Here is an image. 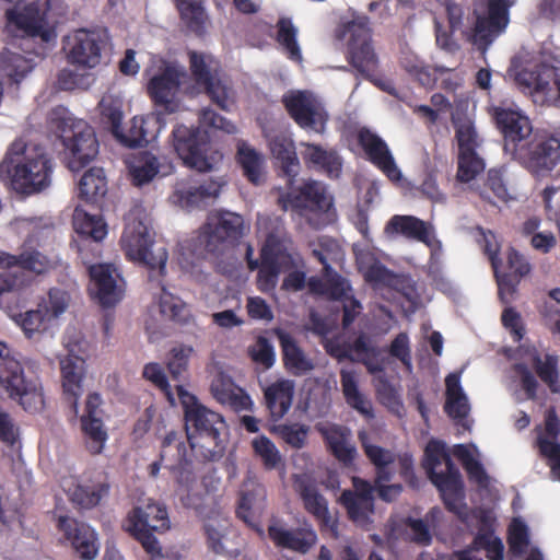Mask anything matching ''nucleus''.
<instances>
[{
	"mask_svg": "<svg viewBox=\"0 0 560 560\" xmlns=\"http://www.w3.org/2000/svg\"><path fill=\"white\" fill-rule=\"evenodd\" d=\"M268 536L277 547L302 555L307 553L317 542L316 532L310 525L287 528L273 523L268 526Z\"/></svg>",
	"mask_w": 560,
	"mask_h": 560,
	"instance_id": "c756f323",
	"label": "nucleus"
},
{
	"mask_svg": "<svg viewBox=\"0 0 560 560\" xmlns=\"http://www.w3.org/2000/svg\"><path fill=\"white\" fill-rule=\"evenodd\" d=\"M34 68L32 59L4 50L0 54V75L19 84Z\"/></svg>",
	"mask_w": 560,
	"mask_h": 560,
	"instance_id": "a18cd8bd",
	"label": "nucleus"
},
{
	"mask_svg": "<svg viewBox=\"0 0 560 560\" xmlns=\"http://www.w3.org/2000/svg\"><path fill=\"white\" fill-rule=\"evenodd\" d=\"M39 303L45 304V308L52 320L66 312L70 303V295L62 289L51 288L48 291V298L43 299Z\"/></svg>",
	"mask_w": 560,
	"mask_h": 560,
	"instance_id": "774afa93",
	"label": "nucleus"
},
{
	"mask_svg": "<svg viewBox=\"0 0 560 560\" xmlns=\"http://www.w3.org/2000/svg\"><path fill=\"white\" fill-rule=\"evenodd\" d=\"M52 162L40 147H28L18 139L0 163V179L9 182L18 194L30 196L50 185Z\"/></svg>",
	"mask_w": 560,
	"mask_h": 560,
	"instance_id": "f257e3e1",
	"label": "nucleus"
},
{
	"mask_svg": "<svg viewBox=\"0 0 560 560\" xmlns=\"http://www.w3.org/2000/svg\"><path fill=\"white\" fill-rule=\"evenodd\" d=\"M211 393L218 402L230 407L235 412L250 411L253 400L250 396L232 381H217L211 385Z\"/></svg>",
	"mask_w": 560,
	"mask_h": 560,
	"instance_id": "a19ab883",
	"label": "nucleus"
},
{
	"mask_svg": "<svg viewBox=\"0 0 560 560\" xmlns=\"http://www.w3.org/2000/svg\"><path fill=\"white\" fill-rule=\"evenodd\" d=\"M49 18L50 0H36L10 20L14 21L16 27L23 31L26 37L31 39L39 38L43 43H50L55 40L57 34L55 26L49 22Z\"/></svg>",
	"mask_w": 560,
	"mask_h": 560,
	"instance_id": "412c9836",
	"label": "nucleus"
},
{
	"mask_svg": "<svg viewBox=\"0 0 560 560\" xmlns=\"http://www.w3.org/2000/svg\"><path fill=\"white\" fill-rule=\"evenodd\" d=\"M50 127L70 152L68 166L79 172L98 153V141L94 129L84 120H75L63 106L52 108L48 116Z\"/></svg>",
	"mask_w": 560,
	"mask_h": 560,
	"instance_id": "20e7f679",
	"label": "nucleus"
},
{
	"mask_svg": "<svg viewBox=\"0 0 560 560\" xmlns=\"http://www.w3.org/2000/svg\"><path fill=\"white\" fill-rule=\"evenodd\" d=\"M485 167L486 163L477 150L467 149L464 152H458L456 178L460 183H470L483 172Z\"/></svg>",
	"mask_w": 560,
	"mask_h": 560,
	"instance_id": "4d7b16f0",
	"label": "nucleus"
},
{
	"mask_svg": "<svg viewBox=\"0 0 560 560\" xmlns=\"http://www.w3.org/2000/svg\"><path fill=\"white\" fill-rule=\"evenodd\" d=\"M346 33L349 35L347 60L351 67L380 90L396 96L397 92L393 82L375 75L378 59L372 46L368 18L348 23Z\"/></svg>",
	"mask_w": 560,
	"mask_h": 560,
	"instance_id": "39448f33",
	"label": "nucleus"
},
{
	"mask_svg": "<svg viewBox=\"0 0 560 560\" xmlns=\"http://www.w3.org/2000/svg\"><path fill=\"white\" fill-rule=\"evenodd\" d=\"M172 143L183 164L198 172H210L222 159L218 151L210 152V136L200 127L175 126Z\"/></svg>",
	"mask_w": 560,
	"mask_h": 560,
	"instance_id": "1a4fd4ad",
	"label": "nucleus"
},
{
	"mask_svg": "<svg viewBox=\"0 0 560 560\" xmlns=\"http://www.w3.org/2000/svg\"><path fill=\"white\" fill-rule=\"evenodd\" d=\"M62 489L69 502L80 511H90L108 498L110 482L106 476L95 478L65 480Z\"/></svg>",
	"mask_w": 560,
	"mask_h": 560,
	"instance_id": "aec40b11",
	"label": "nucleus"
},
{
	"mask_svg": "<svg viewBox=\"0 0 560 560\" xmlns=\"http://www.w3.org/2000/svg\"><path fill=\"white\" fill-rule=\"evenodd\" d=\"M0 386L10 399L27 412H38L45 406L38 376L27 374L22 363L13 357L0 361Z\"/></svg>",
	"mask_w": 560,
	"mask_h": 560,
	"instance_id": "0eeeda50",
	"label": "nucleus"
},
{
	"mask_svg": "<svg viewBox=\"0 0 560 560\" xmlns=\"http://www.w3.org/2000/svg\"><path fill=\"white\" fill-rule=\"evenodd\" d=\"M294 388L290 381H278L265 389V400L271 418L277 421L290 409Z\"/></svg>",
	"mask_w": 560,
	"mask_h": 560,
	"instance_id": "79ce46f5",
	"label": "nucleus"
},
{
	"mask_svg": "<svg viewBox=\"0 0 560 560\" xmlns=\"http://www.w3.org/2000/svg\"><path fill=\"white\" fill-rule=\"evenodd\" d=\"M358 144L364 151L368 160L389 180L399 182L401 179V172L387 143L378 135L363 127L358 131Z\"/></svg>",
	"mask_w": 560,
	"mask_h": 560,
	"instance_id": "a878e982",
	"label": "nucleus"
},
{
	"mask_svg": "<svg viewBox=\"0 0 560 560\" xmlns=\"http://www.w3.org/2000/svg\"><path fill=\"white\" fill-rule=\"evenodd\" d=\"M270 432L277 434L291 447L300 450L306 443L308 427L301 423H281L273 425Z\"/></svg>",
	"mask_w": 560,
	"mask_h": 560,
	"instance_id": "052dcab7",
	"label": "nucleus"
},
{
	"mask_svg": "<svg viewBox=\"0 0 560 560\" xmlns=\"http://www.w3.org/2000/svg\"><path fill=\"white\" fill-rule=\"evenodd\" d=\"M236 160L247 180L258 185L261 182L262 155L255 148L243 141L237 145Z\"/></svg>",
	"mask_w": 560,
	"mask_h": 560,
	"instance_id": "09e8293b",
	"label": "nucleus"
},
{
	"mask_svg": "<svg viewBox=\"0 0 560 560\" xmlns=\"http://www.w3.org/2000/svg\"><path fill=\"white\" fill-rule=\"evenodd\" d=\"M57 527L83 560H93L98 552L97 536L88 524L70 516H59Z\"/></svg>",
	"mask_w": 560,
	"mask_h": 560,
	"instance_id": "cd10ccee",
	"label": "nucleus"
},
{
	"mask_svg": "<svg viewBox=\"0 0 560 560\" xmlns=\"http://www.w3.org/2000/svg\"><path fill=\"white\" fill-rule=\"evenodd\" d=\"M469 548L472 551L485 550L489 560H503L504 545L497 536L487 538L483 534H476Z\"/></svg>",
	"mask_w": 560,
	"mask_h": 560,
	"instance_id": "0e129e2a",
	"label": "nucleus"
},
{
	"mask_svg": "<svg viewBox=\"0 0 560 560\" xmlns=\"http://www.w3.org/2000/svg\"><path fill=\"white\" fill-rule=\"evenodd\" d=\"M101 119L104 125H108L113 136H120L122 121L121 102L113 96H103L100 104Z\"/></svg>",
	"mask_w": 560,
	"mask_h": 560,
	"instance_id": "13d9d810",
	"label": "nucleus"
},
{
	"mask_svg": "<svg viewBox=\"0 0 560 560\" xmlns=\"http://www.w3.org/2000/svg\"><path fill=\"white\" fill-rule=\"evenodd\" d=\"M359 271L363 275L364 280L373 287L390 285L396 278L392 270L373 257L361 259Z\"/></svg>",
	"mask_w": 560,
	"mask_h": 560,
	"instance_id": "864d4df0",
	"label": "nucleus"
},
{
	"mask_svg": "<svg viewBox=\"0 0 560 560\" xmlns=\"http://www.w3.org/2000/svg\"><path fill=\"white\" fill-rule=\"evenodd\" d=\"M276 40L287 57L295 62H302L303 57L298 43V28L290 18H280L276 24Z\"/></svg>",
	"mask_w": 560,
	"mask_h": 560,
	"instance_id": "8fccbe9b",
	"label": "nucleus"
},
{
	"mask_svg": "<svg viewBox=\"0 0 560 560\" xmlns=\"http://www.w3.org/2000/svg\"><path fill=\"white\" fill-rule=\"evenodd\" d=\"M327 353L337 361H350L363 364L372 375L382 373L385 370V361L382 358V349L373 343L372 339L364 332L352 341L334 342L326 346Z\"/></svg>",
	"mask_w": 560,
	"mask_h": 560,
	"instance_id": "2eb2a0df",
	"label": "nucleus"
},
{
	"mask_svg": "<svg viewBox=\"0 0 560 560\" xmlns=\"http://www.w3.org/2000/svg\"><path fill=\"white\" fill-rule=\"evenodd\" d=\"M91 295L103 307L110 308L124 298V285L118 282L119 275L113 265L95 264L89 267Z\"/></svg>",
	"mask_w": 560,
	"mask_h": 560,
	"instance_id": "5701e85b",
	"label": "nucleus"
},
{
	"mask_svg": "<svg viewBox=\"0 0 560 560\" xmlns=\"http://www.w3.org/2000/svg\"><path fill=\"white\" fill-rule=\"evenodd\" d=\"M294 488L303 501L304 509L318 522L320 529H327L334 537H337L338 521L330 515L328 502L319 493L316 485L307 477L296 476L294 478Z\"/></svg>",
	"mask_w": 560,
	"mask_h": 560,
	"instance_id": "393cba45",
	"label": "nucleus"
},
{
	"mask_svg": "<svg viewBox=\"0 0 560 560\" xmlns=\"http://www.w3.org/2000/svg\"><path fill=\"white\" fill-rule=\"evenodd\" d=\"M192 456L200 457L198 448H191L190 442L179 432H168L162 443L160 457L167 469L177 468L178 465L185 464Z\"/></svg>",
	"mask_w": 560,
	"mask_h": 560,
	"instance_id": "e433bc0d",
	"label": "nucleus"
},
{
	"mask_svg": "<svg viewBox=\"0 0 560 560\" xmlns=\"http://www.w3.org/2000/svg\"><path fill=\"white\" fill-rule=\"evenodd\" d=\"M474 190L478 196L489 203H494V199L506 201L509 198V190L503 177V173L498 168H490L487 172L486 178L481 184H477Z\"/></svg>",
	"mask_w": 560,
	"mask_h": 560,
	"instance_id": "de8ad7c7",
	"label": "nucleus"
},
{
	"mask_svg": "<svg viewBox=\"0 0 560 560\" xmlns=\"http://www.w3.org/2000/svg\"><path fill=\"white\" fill-rule=\"evenodd\" d=\"M120 245L128 260L149 269L150 281H153L154 272L160 278L165 276L168 253L165 246L154 241L153 234L142 221L133 220L126 224Z\"/></svg>",
	"mask_w": 560,
	"mask_h": 560,
	"instance_id": "423d86ee",
	"label": "nucleus"
},
{
	"mask_svg": "<svg viewBox=\"0 0 560 560\" xmlns=\"http://www.w3.org/2000/svg\"><path fill=\"white\" fill-rule=\"evenodd\" d=\"M340 383L346 402L366 419H373L372 402L359 390L355 373L342 369L340 371Z\"/></svg>",
	"mask_w": 560,
	"mask_h": 560,
	"instance_id": "37998d69",
	"label": "nucleus"
},
{
	"mask_svg": "<svg viewBox=\"0 0 560 560\" xmlns=\"http://www.w3.org/2000/svg\"><path fill=\"white\" fill-rule=\"evenodd\" d=\"M386 232L396 233L406 238L416 240L425 244L430 243V230L428 224L413 215L396 214L386 224Z\"/></svg>",
	"mask_w": 560,
	"mask_h": 560,
	"instance_id": "c03bdc74",
	"label": "nucleus"
},
{
	"mask_svg": "<svg viewBox=\"0 0 560 560\" xmlns=\"http://www.w3.org/2000/svg\"><path fill=\"white\" fill-rule=\"evenodd\" d=\"M508 544L510 551L515 555L520 556L525 552L528 544V529L524 522L515 518L509 526L508 532Z\"/></svg>",
	"mask_w": 560,
	"mask_h": 560,
	"instance_id": "69168bd1",
	"label": "nucleus"
},
{
	"mask_svg": "<svg viewBox=\"0 0 560 560\" xmlns=\"http://www.w3.org/2000/svg\"><path fill=\"white\" fill-rule=\"evenodd\" d=\"M51 322L44 303H38L35 310L26 311L16 317V323L23 329L27 338L37 332H43Z\"/></svg>",
	"mask_w": 560,
	"mask_h": 560,
	"instance_id": "5fc2aeb1",
	"label": "nucleus"
},
{
	"mask_svg": "<svg viewBox=\"0 0 560 560\" xmlns=\"http://www.w3.org/2000/svg\"><path fill=\"white\" fill-rule=\"evenodd\" d=\"M533 366L538 377L549 387L551 393H560L557 355L546 354L544 359H541L539 355H535L533 358Z\"/></svg>",
	"mask_w": 560,
	"mask_h": 560,
	"instance_id": "6e6d98bb",
	"label": "nucleus"
},
{
	"mask_svg": "<svg viewBox=\"0 0 560 560\" xmlns=\"http://www.w3.org/2000/svg\"><path fill=\"white\" fill-rule=\"evenodd\" d=\"M515 160L535 175L549 173L560 162V139L549 133H535Z\"/></svg>",
	"mask_w": 560,
	"mask_h": 560,
	"instance_id": "dca6fc26",
	"label": "nucleus"
},
{
	"mask_svg": "<svg viewBox=\"0 0 560 560\" xmlns=\"http://www.w3.org/2000/svg\"><path fill=\"white\" fill-rule=\"evenodd\" d=\"M248 354L255 363L262 365L265 369H270L275 364L273 346L264 336H259L255 345L249 347Z\"/></svg>",
	"mask_w": 560,
	"mask_h": 560,
	"instance_id": "338daca9",
	"label": "nucleus"
},
{
	"mask_svg": "<svg viewBox=\"0 0 560 560\" xmlns=\"http://www.w3.org/2000/svg\"><path fill=\"white\" fill-rule=\"evenodd\" d=\"M253 451L258 456L265 469L272 470L282 463V457L275 443L266 435H260L252 441Z\"/></svg>",
	"mask_w": 560,
	"mask_h": 560,
	"instance_id": "bf43d9fd",
	"label": "nucleus"
},
{
	"mask_svg": "<svg viewBox=\"0 0 560 560\" xmlns=\"http://www.w3.org/2000/svg\"><path fill=\"white\" fill-rule=\"evenodd\" d=\"M184 72L173 65H166L164 69L154 74L148 83V94L153 103L162 107L164 113H175L178 104L174 97L180 86Z\"/></svg>",
	"mask_w": 560,
	"mask_h": 560,
	"instance_id": "bb28decb",
	"label": "nucleus"
},
{
	"mask_svg": "<svg viewBox=\"0 0 560 560\" xmlns=\"http://www.w3.org/2000/svg\"><path fill=\"white\" fill-rule=\"evenodd\" d=\"M107 42L105 31L80 28L67 37L63 50L70 65L89 70L101 63Z\"/></svg>",
	"mask_w": 560,
	"mask_h": 560,
	"instance_id": "ddd939ff",
	"label": "nucleus"
},
{
	"mask_svg": "<svg viewBox=\"0 0 560 560\" xmlns=\"http://www.w3.org/2000/svg\"><path fill=\"white\" fill-rule=\"evenodd\" d=\"M79 198L86 202H96L107 192V180L103 168L88 170L79 182Z\"/></svg>",
	"mask_w": 560,
	"mask_h": 560,
	"instance_id": "49530a36",
	"label": "nucleus"
},
{
	"mask_svg": "<svg viewBox=\"0 0 560 560\" xmlns=\"http://www.w3.org/2000/svg\"><path fill=\"white\" fill-rule=\"evenodd\" d=\"M0 267H16L25 273L43 275L52 268V262L37 249L23 250L19 255L0 250Z\"/></svg>",
	"mask_w": 560,
	"mask_h": 560,
	"instance_id": "58836bf2",
	"label": "nucleus"
},
{
	"mask_svg": "<svg viewBox=\"0 0 560 560\" xmlns=\"http://www.w3.org/2000/svg\"><path fill=\"white\" fill-rule=\"evenodd\" d=\"M316 431L323 438L327 451L340 463L350 465L355 458L357 448L351 443V431L336 423H317Z\"/></svg>",
	"mask_w": 560,
	"mask_h": 560,
	"instance_id": "2f4dec72",
	"label": "nucleus"
},
{
	"mask_svg": "<svg viewBox=\"0 0 560 560\" xmlns=\"http://www.w3.org/2000/svg\"><path fill=\"white\" fill-rule=\"evenodd\" d=\"M301 156L308 168L323 171L329 177H338L342 163L339 155L332 150H326L319 144L301 142Z\"/></svg>",
	"mask_w": 560,
	"mask_h": 560,
	"instance_id": "4c0bfd02",
	"label": "nucleus"
},
{
	"mask_svg": "<svg viewBox=\"0 0 560 560\" xmlns=\"http://www.w3.org/2000/svg\"><path fill=\"white\" fill-rule=\"evenodd\" d=\"M486 5L483 14H477L471 40L485 52L505 32L510 22L508 0H480Z\"/></svg>",
	"mask_w": 560,
	"mask_h": 560,
	"instance_id": "f3484780",
	"label": "nucleus"
},
{
	"mask_svg": "<svg viewBox=\"0 0 560 560\" xmlns=\"http://www.w3.org/2000/svg\"><path fill=\"white\" fill-rule=\"evenodd\" d=\"M493 118L503 135L505 152L515 159L533 136L529 119L520 112L502 107L493 109Z\"/></svg>",
	"mask_w": 560,
	"mask_h": 560,
	"instance_id": "6ab92c4d",
	"label": "nucleus"
},
{
	"mask_svg": "<svg viewBox=\"0 0 560 560\" xmlns=\"http://www.w3.org/2000/svg\"><path fill=\"white\" fill-rule=\"evenodd\" d=\"M129 528H149L156 533L170 529V518L164 504L154 501L133 508L128 514Z\"/></svg>",
	"mask_w": 560,
	"mask_h": 560,
	"instance_id": "c9c22d12",
	"label": "nucleus"
},
{
	"mask_svg": "<svg viewBox=\"0 0 560 560\" xmlns=\"http://www.w3.org/2000/svg\"><path fill=\"white\" fill-rule=\"evenodd\" d=\"M340 502L346 508L349 518L354 522H364L374 510V502L368 503L354 498L351 490H345L341 493Z\"/></svg>",
	"mask_w": 560,
	"mask_h": 560,
	"instance_id": "e2e57ef3",
	"label": "nucleus"
},
{
	"mask_svg": "<svg viewBox=\"0 0 560 560\" xmlns=\"http://www.w3.org/2000/svg\"><path fill=\"white\" fill-rule=\"evenodd\" d=\"M506 265V271L500 272L499 267L494 271L499 298L503 303H510L514 299L522 278L530 271L529 262L514 248L508 252Z\"/></svg>",
	"mask_w": 560,
	"mask_h": 560,
	"instance_id": "473e14b6",
	"label": "nucleus"
},
{
	"mask_svg": "<svg viewBox=\"0 0 560 560\" xmlns=\"http://www.w3.org/2000/svg\"><path fill=\"white\" fill-rule=\"evenodd\" d=\"M102 404L103 399L98 393H90L80 418L86 448L94 455L102 453L108 438L104 425L105 412Z\"/></svg>",
	"mask_w": 560,
	"mask_h": 560,
	"instance_id": "b1692460",
	"label": "nucleus"
},
{
	"mask_svg": "<svg viewBox=\"0 0 560 560\" xmlns=\"http://www.w3.org/2000/svg\"><path fill=\"white\" fill-rule=\"evenodd\" d=\"M244 234L242 215L220 211L208 217L196 237V250L203 254L220 253L226 245H234Z\"/></svg>",
	"mask_w": 560,
	"mask_h": 560,
	"instance_id": "9d476101",
	"label": "nucleus"
},
{
	"mask_svg": "<svg viewBox=\"0 0 560 560\" xmlns=\"http://www.w3.org/2000/svg\"><path fill=\"white\" fill-rule=\"evenodd\" d=\"M159 284L162 289V294L160 296L161 313L173 322L187 324L191 318L188 305L180 298L167 292L160 280Z\"/></svg>",
	"mask_w": 560,
	"mask_h": 560,
	"instance_id": "603ef678",
	"label": "nucleus"
},
{
	"mask_svg": "<svg viewBox=\"0 0 560 560\" xmlns=\"http://www.w3.org/2000/svg\"><path fill=\"white\" fill-rule=\"evenodd\" d=\"M266 138L271 155L280 163L281 171L288 178V183L292 184L301 168L292 137L279 131L268 133Z\"/></svg>",
	"mask_w": 560,
	"mask_h": 560,
	"instance_id": "72a5a7b5",
	"label": "nucleus"
},
{
	"mask_svg": "<svg viewBox=\"0 0 560 560\" xmlns=\"http://www.w3.org/2000/svg\"><path fill=\"white\" fill-rule=\"evenodd\" d=\"M515 80L530 94L542 95L545 101L560 100V68L547 63L536 65L533 69H522Z\"/></svg>",
	"mask_w": 560,
	"mask_h": 560,
	"instance_id": "4be33fe9",
	"label": "nucleus"
},
{
	"mask_svg": "<svg viewBox=\"0 0 560 560\" xmlns=\"http://www.w3.org/2000/svg\"><path fill=\"white\" fill-rule=\"evenodd\" d=\"M423 467L430 481L438 488L446 510L462 517L466 509L464 482L443 442L432 440L428 443Z\"/></svg>",
	"mask_w": 560,
	"mask_h": 560,
	"instance_id": "7ed1b4c3",
	"label": "nucleus"
},
{
	"mask_svg": "<svg viewBox=\"0 0 560 560\" xmlns=\"http://www.w3.org/2000/svg\"><path fill=\"white\" fill-rule=\"evenodd\" d=\"M282 104L300 128L319 135L325 132L329 114L324 104L311 92L296 91L283 95Z\"/></svg>",
	"mask_w": 560,
	"mask_h": 560,
	"instance_id": "4468645a",
	"label": "nucleus"
},
{
	"mask_svg": "<svg viewBox=\"0 0 560 560\" xmlns=\"http://www.w3.org/2000/svg\"><path fill=\"white\" fill-rule=\"evenodd\" d=\"M273 334L279 341L283 368L290 375L303 376L314 370L313 359L290 332L276 328Z\"/></svg>",
	"mask_w": 560,
	"mask_h": 560,
	"instance_id": "7c9ffc66",
	"label": "nucleus"
},
{
	"mask_svg": "<svg viewBox=\"0 0 560 560\" xmlns=\"http://www.w3.org/2000/svg\"><path fill=\"white\" fill-rule=\"evenodd\" d=\"M60 371L65 399L77 415L78 400L83 392L84 361L79 357H66L60 361Z\"/></svg>",
	"mask_w": 560,
	"mask_h": 560,
	"instance_id": "f704fd0d",
	"label": "nucleus"
},
{
	"mask_svg": "<svg viewBox=\"0 0 560 560\" xmlns=\"http://www.w3.org/2000/svg\"><path fill=\"white\" fill-rule=\"evenodd\" d=\"M219 61L212 56L189 52V68L197 85L205 89L211 102L220 109L230 112L235 105V92L219 78Z\"/></svg>",
	"mask_w": 560,
	"mask_h": 560,
	"instance_id": "9b49d317",
	"label": "nucleus"
},
{
	"mask_svg": "<svg viewBox=\"0 0 560 560\" xmlns=\"http://www.w3.org/2000/svg\"><path fill=\"white\" fill-rule=\"evenodd\" d=\"M278 206L283 211L291 209L301 214L327 213L334 207V197L324 183L308 178L298 187L294 182L288 183V191L279 195Z\"/></svg>",
	"mask_w": 560,
	"mask_h": 560,
	"instance_id": "f8f14e48",
	"label": "nucleus"
},
{
	"mask_svg": "<svg viewBox=\"0 0 560 560\" xmlns=\"http://www.w3.org/2000/svg\"><path fill=\"white\" fill-rule=\"evenodd\" d=\"M73 226L78 234L95 242L102 241L107 234V225L101 217L89 214L79 207L73 213Z\"/></svg>",
	"mask_w": 560,
	"mask_h": 560,
	"instance_id": "3c124183",
	"label": "nucleus"
},
{
	"mask_svg": "<svg viewBox=\"0 0 560 560\" xmlns=\"http://www.w3.org/2000/svg\"><path fill=\"white\" fill-rule=\"evenodd\" d=\"M183 25L189 33L202 37L207 33L209 15L203 0H174Z\"/></svg>",
	"mask_w": 560,
	"mask_h": 560,
	"instance_id": "ea45409f",
	"label": "nucleus"
},
{
	"mask_svg": "<svg viewBox=\"0 0 560 560\" xmlns=\"http://www.w3.org/2000/svg\"><path fill=\"white\" fill-rule=\"evenodd\" d=\"M127 167L135 186H142L156 176H167L173 173L174 165L167 158H159L149 151L132 154L127 160Z\"/></svg>",
	"mask_w": 560,
	"mask_h": 560,
	"instance_id": "c85d7f7f",
	"label": "nucleus"
},
{
	"mask_svg": "<svg viewBox=\"0 0 560 560\" xmlns=\"http://www.w3.org/2000/svg\"><path fill=\"white\" fill-rule=\"evenodd\" d=\"M177 393L184 409L186 438L190 447L198 448L205 462L219 460L225 452L222 433L226 431V423L223 416L202 405L182 386H178Z\"/></svg>",
	"mask_w": 560,
	"mask_h": 560,
	"instance_id": "f03ea898",
	"label": "nucleus"
},
{
	"mask_svg": "<svg viewBox=\"0 0 560 560\" xmlns=\"http://www.w3.org/2000/svg\"><path fill=\"white\" fill-rule=\"evenodd\" d=\"M260 258L257 285L261 292H269L276 288L280 272L293 266V259L283 243L275 235L266 238Z\"/></svg>",
	"mask_w": 560,
	"mask_h": 560,
	"instance_id": "a211bd4d",
	"label": "nucleus"
},
{
	"mask_svg": "<svg viewBox=\"0 0 560 560\" xmlns=\"http://www.w3.org/2000/svg\"><path fill=\"white\" fill-rule=\"evenodd\" d=\"M0 386L10 399L27 412H38L45 406L38 376L27 374L22 363L13 357L0 361Z\"/></svg>",
	"mask_w": 560,
	"mask_h": 560,
	"instance_id": "6e6552de",
	"label": "nucleus"
},
{
	"mask_svg": "<svg viewBox=\"0 0 560 560\" xmlns=\"http://www.w3.org/2000/svg\"><path fill=\"white\" fill-rule=\"evenodd\" d=\"M455 127V138L458 143V152H464L467 149L470 151L477 150L481 140L478 137L474 122L468 118H460L453 120Z\"/></svg>",
	"mask_w": 560,
	"mask_h": 560,
	"instance_id": "680f3d73",
	"label": "nucleus"
}]
</instances>
